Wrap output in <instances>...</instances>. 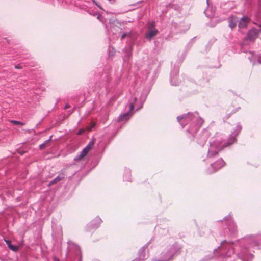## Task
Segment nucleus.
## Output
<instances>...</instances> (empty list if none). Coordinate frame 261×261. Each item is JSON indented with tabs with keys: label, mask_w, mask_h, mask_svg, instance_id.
Instances as JSON below:
<instances>
[{
	"label": "nucleus",
	"mask_w": 261,
	"mask_h": 261,
	"mask_svg": "<svg viewBox=\"0 0 261 261\" xmlns=\"http://www.w3.org/2000/svg\"><path fill=\"white\" fill-rule=\"evenodd\" d=\"M249 18L247 16H244L241 18V21L239 23V27L240 28H243L246 26L247 23L249 21Z\"/></svg>",
	"instance_id": "ddd939ff"
},
{
	"label": "nucleus",
	"mask_w": 261,
	"mask_h": 261,
	"mask_svg": "<svg viewBox=\"0 0 261 261\" xmlns=\"http://www.w3.org/2000/svg\"><path fill=\"white\" fill-rule=\"evenodd\" d=\"M230 115V114L228 115V116L226 117V119H228Z\"/></svg>",
	"instance_id": "2f4dec72"
},
{
	"label": "nucleus",
	"mask_w": 261,
	"mask_h": 261,
	"mask_svg": "<svg viewBox=\"0 0 261 261\" xmlns=\"http://www.w3.org/2000/svg\"><path fill=\"white\" fill-rule=\"evenodd\" d=\"M249 242L252 247L256 246L258 247L259 245V243L258 241L256 238H253L252 239L249 240Z\"/></svg>",
	"instance_id": "2eb2a0df"
},
{
	"label": "nucleus",
	"mask_w": 261,
	"mask_h": 261,
	"mask_svg": "<svg viewBox=\"0 0 261 261\" xmlns=\"http://www.w3.org/2000/svg\"><path fill=\"white\" fill-rule=\"evenodd\" d=\"M207 2H208V0H207Z\"/></svg>",
	"instance_id": "f704fd0d"
},
{
	"label": "nucleus",
	"mask_w": 261,
	"mask_h": 261,
	"mask_svg": "<svg viewBox=\"0 0 261 261\" xmlns=\"http://www.w3.org/2000/svg\"><path fill=\"white\" fill-rule=\"evenodd\" d=\"M50 139V138L48 140H46V141H45V143H43V144H40V146H39V147H40V148L41 149H44V147H45V146L46 143H47V142H48L49 141Z\"/></svg>",
	"instance_id": "aec40b11"
},
{
	"label": "nucleus",
	"mask_w": 261,
	"mask_h": 261,
	"mask_svg": "<svg viewBox=\"0 0 261 261\" xmlns=\"http://www.w3.org/2000/svg\"><path fill=\"white\" fill-rule=\"evenodd\" d=\"M88 152L89 151L87 150V149L84 148L79 154L74 157V161H79L81 160Z\"/></svg>",
	"instance_id": "1a4fd4ad"
},
{
	"label": "nucleus",
	"mask_w": 261,
	"mask_h": 261,
	"mask_svg": "<svg viewBox=\"0 0 261 261\" xmlns=\"http://www.w3.org/2000/svg\"><path fill=\"white\" fill-rule=\"evenodd\" d=\"M93 145V142H90L85 148V149H87V150L88 151H89L92 148V146Z\"/></svg>",
	"instance_id": "a211bd4d"
},
{
	"label": "nucleus",
	"mask_w": 261,
	"mask_h": 261,
	"mask_svg": "<svg viewBox=\"0 0 261 261\" xmlns=\"http://www.w3.org/2000/svg\"><path fill=\"white\" fill-rule=\"evenodd\" d=\"M126 36V34L125 33L122 34L121 36V39H123Z\"/></svg>",
	"instance_id": "393cba45"
},
{
	"label": "nucleus",
	"mask_w": 261,
	"mask_h": 261,
	"mask_svg": "<svg viewBox=\"0 0 261 261\" xmlns=\"http://www.w3.org/2000/svg\"><path fill=\"white\" fill-rule=\"evenodd\" d=\"M260 32V29H257L253 28L248 32L245 39L247 41H253L258 37L259 34Z\"/></svg>",
	"instance_id": "20e7f679"
},
{
	"label": "nucleus",
	"mask_w": 261,
	"mask_h": 261,
	"mask_svg": "<svg viewBox=\"0 0 261 261\" xmlns=\"http://www.w3.org/2000/svg\"><path fill=\"white\" fill-rule=\"evenodd\" d=\"M98 225H97V226H94V224L93 223H91L90 224V227H94V228H97L98 227Z\"/></svg>",
	"instance_id": "cd10ccee"
},
{
	"label": "nucleus",
	"mask_w": 261,
	"mask_h": 261,
	"mask_svg": "<svg viewBox=\"0 0 261 261\" xmlns=\"http://www.w3.org/2000/svg\"><path fill=\"white\" fill-rule=\"evenodd\" d=\"M9 248L13 251H17L18 249V247L15 245H11L10 246Z\"/></svg>",
	"instance_id": "6ab92c4d"
},
{
	"label": "nucleus",
	"mask_w": 261,
	"mask_h": 261,
	"mask_svg": "<svg viewBox=\"0 0 261 261\" xmlns=\"http://www.w3.org/2000/svg\"><path fill=\"white\" fill-rule=\"evenodd\" d=\"M155 28V22L154 21H151L149 22L148 25V29H152Z\"/></svg>",
	"instance_id": "f3484780"
},
{
	"label": "nucleus",
	"mask_w": 261,
	"mask_h": 261,
	"mask_svg": "<svg viewBox=\"0 0 261 261\" xmlns=\"http://www.w3.org/2000/svg\"><path fill=\"white\" fill-rule=\"evenodd\" d=\"M237 141L236 137L230 135L227 141L223 144L219 140H215L210 143V147L207 152V157L213 158L218 154L219 152L222 150L225 147H228L234 144Z\"/></svg>",
	"instance_id": "f257e3e1"
},
{
	"label": "nucleus",
	"mask_w": 261,
	"mask_h": 261,
	"mask_svg": "<svg viewBox=\"0 0 261 261\" xmlns=\"http://www.w3.org/2000/svg\"><path fill=\"white\" fill-rule=\"evenodd\" d=\"M65 173L63 171H61V172L55 178H54L49 182L48 186H50L55 183L59 182L65 178Z\"/></svg>",
	"instance_id": "0eeeda50"
},
{
	"label": "nucleus",
	"mask_w": 261,
	"mask_h": 261,
	"mask_svg": "<svg viewBox=\"0 0 261 261\" xmlns=\"http://www.w3.org/2000/svg\"><path fill=\"white\" fill-rule=\"evenodd\" d=\"M69 107V106L67 105L65 106V109L68 108Z\"/></svg>",
	"instance_id": "c756f323"
},
{
	"label": "nucleus",
	"mask_w": 261,
	"mask_h": 261,
	"mask_svg": "<svg viewBox=\"0 0 261 261\" xmlns=\"http://www.w3.org/2000/svg\"><path fill=\"white\" fill-rule=\"evenodd\" d=\"M182 248V247L181 245L177 243H174L168 249L169 251V254L165 258H164V259H172L174 255L180 253Z\"/></svg>",
	"instance_id": "7ed1b4c3"
},
{
	"label": "nucleus",
	"mask_w": 261,
	"mask_h": 261,
	"mask_svg": "<svg viewBox=\"0 0 261 261\" xmlns=\"http://www.w3.org/2000/svg\"><path fill=\"white\" fill-rule=\"evenodd\" d=\"M15 67L16 68H20L19 67V65H16Z\"/></svg>",
	"instance_id": "c85d7f7f"
},
{
	"label": "nucleus",
	"mask_w": 261,
	"mask_h": 261,
	"mask_svg": "<svg viewBox=\"0 0 261 261\" xmlns=\"http://www.w3.org/2000/svg\"><path fill=\"white\" fill-rule=\"evenodd\" d=\"M195 114H196V115H198V113H197V112L195 113Z\"/></svg>",
	"instance_id": "473e14b6"
},
{
	"label": "nucleus",
	"mask_w": 261,
	"mask_h": 261,
	"mask_svg": "<svg viewBox=\"0 0 261 261\" xmlns=\"http://www.w3.org/2000/svg\"><path fill=\"white\" fill-rule=\"evenodd\" d=\"M148 245L147 244L141 247L138 251V256L146 259L145 250L148 248Z\"/></svg>",
	"instance_id": "9b49d317"
},
{
	"label": "nucleus",
	"mask_w": 261,
	"mask_h": 261,
	"mask_svg": "<svg viewBox=\"0 0 261 261\" xmlns=\"http://www.w3.org/2000/svg\"><path fill=\"white\" fill-rule=\"evenodd\" d=\"M209 137V133L207 131H204L202 133L200 137L198 140V143L201 145H203L206 142Z\"/></svg>",
	"instance_id": "423d86ee"
},
{
	"label": "nucleus",
	"mask_w": 261,
	"mask_h": 261,
	"mask_svg": "<svg viewBox=\"0 0 261 261\" xmlns=\"http://www.w3.org/2000/svg\"><path fill=\"white\" fill-rule=\"evenodd\" d=\"M132 113L128 112L126 113L120 114L117 118L118 122H121L124 120H127L129 118V115H131Z\"/></svg>",
	"instance_id": "9d476101"
},
{
	"label": "nucleus",
	"mask_w": 261,
	"mask_h": 261,
	"mask_svg": "<svg viewBox=\"0 0 261 261\" xmlns=\"http://www.w3.org/2000/svg\"><path fill=\"white\" fill-rule=\"evenodd\" d=\"M193 117H196L194 114L191 113H188L187 114L178 116L177 119L179 123L183 125L189 120H192Z\"/></svg>",
	"instance_id": "39448f33"
},
{
	"label": "nucleus",
	"mask_w": 261,
	"mask_h": 261,
	"mask_svg": "<svg viewBox=\"0 0 261 261\" xmlns=\"http://www.w3.org/2000/svg\"><path fill=\"white\" fill-rule=\"evenodd\" d=\"M5 241H6V243L7 244L8 247H9L10 246H11L12 245L10 241H9V240H6Z\"/></svg>",
	"instance_id": "5701e85b"
},
{
	"label": "nucleus",
	"mask_w": 261,
	"mask_h": 261,
	"mask_svg": "<svg viewBox=\"0 0 261 261\" xmlns=\"http://www.w3.org/2000/svg\"><path fill=\"white\" fill-rule=\"evenodd\" d=\"M134 108V103H131L130 105H129V113H130L131 111H132L133 110Z\"/></svg>",
	"instance_id": "412c9836"
},
{
	"label": "nucleus",
	"mask_w": 261,
	"mask_h": 261,
	"mask_svg": "<svg viewBox=\"0 0 261 261\" xmlns=\"http://www.w3.org/2000/svg\"><path fill=\"white\" fill-rule=\"evenodd\" d=\"M145 259L144 258L138 256L134 261H144Z\"/></svg>",
	"instance_id": "4be33fe9"
},
{
	"label": "nucleus",
	"mask_w": 261,
	"mask_h": 261,
	"mask_svg": "<svg viewBox=\"0 0 261 261\" xmlns=\"http://www.w3.org/2000/svg\"><path fill=\"white\" fill-rule=\"evenodd\" d=\"M198 119L200 124H202L203 123V120L201 118H199Z\"/></svg>",
	"instance_id": "bb28decb"
},
{
	"label": "nucleus",
	"mask_w": 261,
	"mask_h": 261,
	"mask_svg": "<svg viewBox=\"0 0 261 261\" xmlns=\"http://www.w3.org/2000/svg\"><path fill=\"white\" fill-rule=\"evenodd\" d=\"M10 122L14 125H20L22 126L25 124V123L16 120H10Z\"/></svg>",
	"instance_id": "dca6fc26"
},
{
	"label": "nucleus",
	"mask_w": 261,
	"mask_h": 261,
	"mask_svg": "<svg viewBox=\"0 0 261 261\" xmlns=\"http://www.w3.org/2000/svg\"><path fill=\"white\" fill-rule=\"evenodd\" d=\"M158 31L156 29H148V32L146 34V38L148 40H151V39L154 36H155Z\"/></svg>",
	"instance_id": "6e6552de"
},
{
	"label": "nucleus",
	"mask_w": 261,
	"mask_h": 261,
	"mask_svg": "<svg viewBox=\"0 0 261 261\" xmlns=\"http://www.w3.org/2000/svg\"><path fill=\"white\" fill-rule=\"evenodd\" d=\"M53 261H59V259H58L56 257L54 256L53 258Z\"/></svg>",
	"instance_id": "a878e982"
},
{
	"label": "nucleus",
	"mask_w": 261,
	"mask_h": 261,
	"mask_svg": "<svg viewBox=\"0 0 261 261\" xmlns=\"http://www.w3.org/2000/svg\"><path fill=\"white\" fill-rule=\"evenodd\" d=\"M228 219H230V221H232V219H231V217H229L228 218Z\"/></svg>",
	"instance_id": "7c9ffc66"
},
{
	"label": "nucleus",
	"mask_w": 261,
	"mask_h": 261,
	"mask_svg": "<svg viewBox=\"0 0 261 261\" xmlns=\"http://www.w3.org/2000/svg\"><path fill=\"white\" fill-rule=\"evenodd\" d=\"M225 165V162L223 160L222 158L218 159L215 162L211 164L210 167L206 170V172L208 174L213 173Z\"/></svg>",
	"instance_id": "f03ea898"
},
{
	"label": "nucleus",
	"mask_w": 261,
	"mask_h": 261,
	"mask_svg": "<svg viewBox=\"0 0 261 261\" xmlns=\"http://www.w3.org/2000/svg\"><path fill=\"white\" fill-rule=\"evenodd\" d=\"M83 132H84V130L83 129H80L78 131V132L77 133V134L80 135H81Z\"/></svg>",
	"instance_id": "b1692460"
},
{
	"label": "nucleus",
	"mask_w": 261,
	"mask_h": 261,
	"mask_svg": "<svg viewBox=\"0 0 261 261\" xmlns=\"http://www.w3.org/2000/svg\"><path fill=\"white\" fill-rule=\"evenodd\" d=\"M236 111H234L233 112V113H236Z\"/></svg>",
	"instance_id": "72a5a7b5"
},
{
	"label": "nucleus",
	"mask_w": 261,
	"mask_h": 261,
	"mask_svg": "<svg viewBox=\"0 0 261 261\" xmlns=\"http://www.w3.org/2000/svg\"><path fill=\"white\" fill-rule=\"evenodd\" d=\"M238 20L236 17L233 16H231L229 18V26L231 29H233L236 25V23Z\"/></svg>",
	"instance_id": "4468645a"
},
{
	"label": "nucleus",
	"mask_w": 261,
	"mask_h": 261,
	"mask_svg": "<svg viewBox=\"0 0 261 261\" xmlns=\"http://www.w3.org/2000/svg\"><path fill=\"white\" fill-rule=\"evenodd\" d=\"M169 251L168 249L164 250L160 254L158 261H169L171 259H164L169 254Z\"/></svg>",
	"instance_id": "f8f14e48"
}]
</instances>
